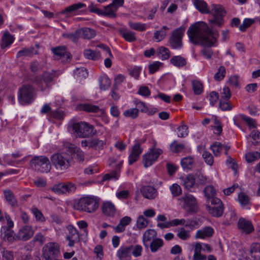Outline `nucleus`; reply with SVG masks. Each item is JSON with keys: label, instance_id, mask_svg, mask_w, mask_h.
<instances>
[{"label": "nucleus", "instance_id": "obj_48", "mask_svg": "<svg viewBox=\"0 0 260 260\" xmlns=\"http://www.w3.org/2000/svg\"><path fill=\"white\" fill-rule=\"evenodd\" d=\"M185 148V145L183 143H178L176 141H174L170 145V149L173 152L178 153Z\"/></svg>", "mask_w": 260, "mask_h": 260}, {"label": "nucleus", "instance_id": "obj_22", "mask_svg": "<svg viewBox=\"0 0 260 260\" xmlns=\"http://www.w3.org/2000/svg\"><path fill=\"white\" fill-rule=\"evenodd\" d=\"M142 152V149L141 148L139 143H136L133 147L132 150L129 155L128 164L131 165L137 161Z\"/></svg>", "mask_w": 260, "mask_h": 260}, {"label": "nucleus", "instance_id": "obj_49", "mask_svg": "<svg viewBox=\"0 0 260 260\" xmlns=\"http://www.w3.org/2000/svg\"><path fill=\"white\" fill-rule=\"evenodd\" d=\"M229 100H220L219 107L222 111H230L233 108L232 105L229 102Z\"/></svg>", "mask_w": 260, "mask_h": 260}, {"label": "nucleus", "instance_id": "obj_26", "mask_svg": "<svg viewBox=\"0 0 260 260\" xmlns=\"http://www.w3.org/2000/svg\"><path fill=\"white\" fill-rule=\"evenodd\" d=\"M52 51L57 59L63 58L67 60L70 58V54L66 51L64 47L53 48Z\"/></svg>", "mask_w": 260, "mask_h": 260}, {"label": "nucleus", "instance_id": "obj_28", "mask_svg": "<svg viewBox=\"0 0 260 260\" xmlns=\"http://www.w3.org/2000/svg\"><path fill=\"white\" fill-rule=\"evenodd\" d=\"M193 5L201 13L208 14L209 13L210 7L203 0H192Z\"/></svg>", "mask_w": 260, "mask_h": 260}, {"label": "nucleus", "instance_id": "obj_50", "mask_svg": "<svg viewBox=\"0 0 260 260\" xmlns=\"http://www.w3.org/2000/svg\"><path fill=\"white\" fill-rule=\"evenodd\" d=\"M226 73L225 68L223 66H220L218 71L216 73L214 76L215 80L220 81L223 80L225 77Z\"/></svg>", "mask_w": 260, "mask_h": 260}, {"label": "nucleus", "instance_id": "obj_20", "mask_svg": "<svg viewBox=\"0 0 260 260\" xmlns=\"http://www.w3.org/2000/svg\"><path fill=\"white\" fill-rule=\"evenodd\" d=\"M67 151L72 156V160L73 158H76L78 161L84 160V152L80 148L75 147L74 145L70 144L67 148Z\"/></svg>", "mask_w": 260, "mask_h": 260}, {"label": "nucleus", "instance_id": "obj_24", "mask_svg": "<svg viewBox=\"0 0 260 260\" xmlns=\"http://www.w3.org/2000/svg\"><path fill=\"white\" fill-rule=\"evenodd\" d=\"M214 233V230L210 226H206L204 228L197 231L194 236L195 239H204L206 238L211 237Z\"/></svg>", "mask_w": 260, "mask_h": 260}, {"label": "nucleus", "instance_id": "obj_53", "mask_svg": "<svg viewBox=\"0 0 260 260\" xmlns=\"http://www.w3.org/2000/svg\"><path fill=\"white\" fill-rule=\"evenodd\" d=\"M170 190L174 197H178L182 193V189L178 184L174 183L170 186Z\"/></svg>", "mask_w": 260, "mask_h": 260}, {"label": "nucleus", "instance_id": "obj_42", "mask_svg": "<svg viewBox=\"0 0 260 260\" xmlns=\"http://www.w3.org/2000/svg\"><path fill=\"white\" fill-rule=\"evenodd\" d=\"M195 183V178L193 175H188L183 180V185L187 189L192 188Z\"/></svg>", "mask_w": 260, "mask_h": 260}, {"label": "nucleus", "instance_id": "obj_41", "mask_svg": "<svg viewBox=\"0 0 260 260\" xmlns=\"http://www.w3.org/2000/svg\"><path fill=\"white\" fill-rule=\"evenodd\" d=\"M100 89L105 90L109 88L111 85V81L106 76H103L100 77L99 79Z\"/></svg>", "mask_w": 260, "mask_h": 260}, {"label": "nucleus", "instance_id": "obj_18", "mask_svg": "<svg viewBox=\"0 0 260 260\" xmlns=\"http://www.w3.org/2000/svg\"><path fill=\"white\" fill-rule=\"evenodd\" d=\"M157 234L155 230L153 229L147 230L143 234L142 242L146 249H148V245L153 240L157 238Z\"/></svg>", "mask_w": 260, "mask_h": 260}, {"label": "nucleus", "instance_id": "obj_21", "mask_svg": "<svg viewBox=\"0 0 260 260\" xmlns=\"http://www.w3.org/2000/svg\"><path fill=\"white\" fill-rule=\"evenodd\" d=\"M140 192L145 198L149 200H152L157 196L156 189L150 185L143 186L140 188Z\"/></svg>", "mask_w": 260, "mask_h": 260}, {"label": "nucleus", "instance_id": "obj_3", "mask_svg": "<svg viewBox=\"0 0 260 260\" xmlns=\"http://www.w3.org/2000/svg\"><path fill=\"white\" fill-rule=\"evenodd\" d=\"M209 13L213 18L209 20V23L212 27H221L224 23V17L226 12L224 8L221 5L212 4L210 6Z\"/></svg>", "mask_w": 260, "mask_h": 260}, {"label": "nucleus", "instance_id": "obj_59", "mask_svg": "<svg viewBox=\"0 0 260 260\" xmlns=\"http://www.w3.org/2000/svg\"><path fill=\"white\" fill-rule=\"evenodd\" d=\"M177 236L179 239L182 240H186L190 237L189 232L185 230L184 228H182L180 229Z\"/></svg>", "mask_w": 260, "mask_h": 260}, {"label": "nucleus", "instance_id": "obj_43", "mask_svg": "<svg viewBox=\"0 0 260 260\" xmlns=\"http://www.w3.org/2000/svg\"><path fill=\"white\" fill-rule=\"evenodd\" d=\"M121 34L124 40L129 42H133L136 40L135 33L129 30H123L121 31Z\"/></svg>", "mask_w": 260, "mask_h": 260}, {"label": "nucleus", "instance_id": "obj_46", "mask_svg": "<svg viewBox=\"0 0 260 260\" xmlns=\"http://www.w3.org/2000/svg\"><path fill=\"white\" fill-rule=\"evenodd\" d=\"M223 148L222 144L218 142H215L210 146V148L215 156H218L220 155Z\"/></svg>", "mask_w": 260, "mask_h": 260}, {"label": "nucleus", "instance_id": "obj_15", "mask_svg": "<svg viewBox=\"0 0 260 260\" xmlns=\"http://www.w3.org/2000/svg\"><path fill=\"white\" fill-rule=\"evenodd\" d=\"M237 227L240 232L244 234L248 235L254 230L251 221L246 218L240 217L237 223Z\"/></svg>", "mask_w": 260, "mask_h": 260}, {"label": "nucleus", "instance_id": "obj_13", "mask_svg": "<svg viewBox=\"0 0 260 260\" xmlns=\"http://www.w3.org/2000/svg\"><path fill=\"white\" fill-rule=\"evenodd\" d=\"M155 146L154 145V147ZM162 151L160 149H155L154 147L150 149L149 152L143 155V163L145 168H147L152 165L158 158Z\"/></svg>", "mask_w": 260, "mask_h": 260}, {"label": "nucleus", "instance_id": "obj_61", "mask_svg": "<svg viewBox=\"0 0 260 260\" xmlns=\"http://www.w3.org/2000/svg\"><path fill=\"white\" fill-rule=\"evenodd\" d=\"M203 158H204L205 162L211 166L214 162V158L212 155L208 151H205L202 154Z\"/></svg>", "mask_w": 260, "mask_h": 260}, {"label": "nucleus", "instance_id": "obj_58", "mask_svg": "<svg viewBox=\"0 0 260 260\" xmlns=\"http://www.w3.org/2000/svg\"><path fill=\"white\" fill-rule=\"evenodd\" d=\"M260 158V153L257 152H249L245 155V158L248 162H251Z\"/></svg>", "mask_w": 260, "mask_h": 260}, {"label": "nucleus", "instance_id": "obj_40", "mask_svg": "<svg viewBox=\"0 0 260 260\" xmlns=\"http://www.w3.org/2000/svg\"><path fill=\"white\" fill-rule=\"evenodd\" d=\"M13 42L12 36L8 32H6L2 38L1 44V48L4 49L10 45Z\"/></svg>", "mask_w": 260, "mask_h": 260}, {"label": "nucleus", "instance_id": "obj_51", "mask_svg": "<svg viewBox=\"0 0 260 260\" xmlns=\"http://www.w3.org/2000/svg\"><path fill=\"white\" fill-rule=\"evenodd\" d=\"M195 180L199 184L205 185L208 182V178L204 175L201 172H197L194 175Z\"/></svg>", "mask_w": 260, "mask_h": 260}, {"label": "nucleus", "instance_id": "obj_11", "mask_svg": "<svg viewBox=\"0 0 260 260\" xmlns=\"http://www.w3.org/2000/svg\"><path fill=\"white\" fill-rule=\"evenodd\" d=\"M211 206H206L210 214L214 217H221L224 211L223 205L221 201L219 199H213L211 201Z\"/></svg>", "mask_w": 260, "mask_h": 260}, {"label": "nucleus", "instance_id": "obj_37", "mask_svg": "<svg viewBox=\"0 0 260 260\" xmlns=\"http://www.w3.org/2000/svg\"><path fill=\"white\" fill-rule=\"evenodd\" d=\"M170 62L174 66L182 67L186 64V59L181 56H174L170 60Z\"/></svg>", "mask_w": 260, "mask_h": 260}, {"label": "nucleus", "instance_id": "obj_23", "mask_svg": "<svg viewBox=\"0 0 260 260\" xmlns=\"http://www.w3.org/2000/svg\"><path fill=\"white\" fill-rule=\"evenodd\" d=\"M33 234L34 232L31 227L29 225H26L20 230L17 237L18 239L26 241L30 239Z\"/></svg>", "mask_w": 260, "mask_h": 260}, {"label": "nucleus", "instance_id": "obj_12", "mask_svg": "<svg viewBox=\"0 0 260 260\" xmlns=\"http://www.w3.org/2000/svg\"><path fill=\"white\" fill-rule=\"evenodd\" d=\"M58 76L56 72L54 70L51 71L50 72H46L42 75V78L36 77L34 80L33 82H35L39 87H40L42 90L44 89L42 86V82H44L46 84V86L48 87L49 84L51 83L53 79Z\"/></svg>", "mask_w": 260, "mask_h": 260}, {"label": "nucleus", "instance_id": "obj_10", "mask_svg": "<svg viewBox=\"0 0 260 260\" xmlns=\"http://www.w3.org/2000/svg\"><path fill=\"white\" fill-rule=\"evenodd\" d=\"M18 100L21 104H29L33 101L34 90L31 86L24 85L19 88Z\"/></svg>", "mask_w": 260, "mask_h": 260}, {"label": "nucleus", "instance_id": "obj_55", "mask_svg": "<svg viewBox=\"0 0 260 260\" xmlns=\"http://www.w3.org/2000/svg\"><path fill=\"white\" fill-rule=\"evenodd\" d=\"M63 36L68 38L70 40L72 41L74 43H77L78 41L79 38H80V35L79 29H77L74 32L63 34Z\"/></svg>", "mask_w": 260, "mask_h": 260}, {"label": "nucleus", "instance_id": "obj_62", "mask_svg": "<svg viewBox=\"0 0 260 260\" xmlns=\"http://www.w3.org/2000/svg\"><path fill=\"white\" fill-rule=\"evenodd\" d=\"M226 220L229 223H232L237 219V214L234 210H231L227 212L225 215Z\"/></svg>", "mask_w": 260, "mask_h": 260}, {"label": "nucleus", "instance_id": "obj_14", "mask_svg": "<svg viewBox=\"0 0 260 260\" xmlns=\"http://www.w3.org/2000/svg\"><path fill=\"white\" fill-rule=\"evenodd\" d=\"M76 189V186L75 184L71 183H59L56 184H54L51 190L57 194H63L70 193L74 191Z\"/></svg>", "mask_w": 260, "mask_h": 260}, {"label": "nucleus", "instance_id": "obj_34", "mask_svg": "<svg viewBox=\"0 0 260 260\" xmlns=\"http://www.w3.org/2000/svg\"><path fill=\"white\" fill-rule=\"evenodd\" d=\"M86 7V5L84 3H78L76 4H74L64 9V10L60 12L61 14H65L67 13H71L76 11L85 8Z\"/></svg>", "mask_w": 260, "mask_h": 260}, {"label": "nucleus", "instance_id": "obj_2", "mask_svg": "<svg viewBox=\"0 0 260 260\" xmlns=\"http://www.w3.org/2000/svg\"><path fill=\"white\" fill-rule=\"evenodd\" d=\"M70 127L76 137H90L96 133L93 125L85 122H71L70 123Z\"/></svg>", "mask_w": 260, "mask_h": 260}, {"label": "nucleus", "instance_id": "obj_7", "mask_svg": "<svg viewBox=\"0 0 260 260\" xmlns=\"http://www.w3.org/2000/svg\"><path fill=\"white\" fill-rule=\"evenodd\" d=\"M179 204L182 208L189 213H194L198 210V205L196 199L190 194H185L178 199Z\"/></svg>", "mask_w": 260, "mask_h": 260}, {"label": "nucleus", "instance_id": "obj_36", "mask_svg": "<svg viewBox=\"0 0 260 260\" xmlns=\"http://www.w3.org/2000/svg\"><path fill=\"white\" fill-rule=\"evenodd\" d=\"M84 57L88 59L95 60L100 58V53L98 51H94L91 49H86L84 51Z\"/></svg>", "mask_w": 260, "mask_h": 260}, {"label": "nucleus", "instance_id": "obj_57", "mask_svg": "<svg viewBox=\"0 0 260 260\" xmlns=\"http://www.w3.org/2000/svg\"><path fill=\"white\" fill-rule=\"evenodd\" d=\"M188 127L186 125L182 124L177 128V135L178 137L184 138L188 135Z\"/></svg>", "mask_w": 260, "mask_h": 260}, {"label": "nucleus", "instance_id": "obj_54", "mask_svg": "<svg viewBox=\"0 0 260 260\" xmlns=\"http://www.w3.org/2000/svg\"><path fill=\"white\" fill-rule=\"evenodd\" d=\"M139 110L136 108H131L125 111L123 115L125 117H130L132 119L136 118L138 116Z\"/></svg>", "mask_w": 260, "mask_h": 260}, {"label": "nucleus", "instance_id": "obj_63", "mask_svg": "<svg viewBox=\"0 0 260 260\" xmlns=\"http://www.w3.org/2000/svg\"><path fill=\"white\" fill-rule=\"evenodd\" d=\"M238 201L241 205L246 206L249 203V198L244 192H241L238 195Z\"/></svg>", "mask_w": 260, "mask_h": 260}, {"label": "nucleus", "instance_id": "obj_25", "mask_svg": "<svg viewBox=\"0 0 260 260\" xmlns=\"http://www.w3.org/2000/svg\"><path fill=\"white\" fill-rule=\"evenodd\" d=\"M79 109L87 112L98 113L101 115L104 114V111L101 109L99 106L92 105L90 103L81 104L79 105Z\"/></svg>", "mask_w": 260, "mask_h": 260}, {"label": "nucleus", "instance_id": "obj_29", "mask_svg": "<svg viewBox=\"0 0 260 260\" xmlns=\"http://www.w3.org/2000/svg\"><path fill=\"white\" fill-rule=\"evenodd\" d=\"M164 244L163 240L160 238H157L148 245V248H150L151 252L155 253L162 247Z\"/></svg>", "mask_w": 260, "mask_h": 260}, {"label": "nucleus", "instance_id": "obj_60", "mask_svg": "<svg viewBox=\"0 0 260 260\" xmlns=\"http://www.w3.org/2000/svg\"><path fill=\"white\" fill-rule=\"evenodd\" d=\"M104 141L98 139H93L89 141V148L97 149L100 148L104 145Z\"/></svg>", "mask_w": 260, "mask_h": 260}, {"label": "nucleus", "instance_id": "obj_56", "mask_svg": "<svg viewBox=\"0 0 260 260\" xmlns=\"http://www.w3.org/2000/svg\"><path fill=\"white\" fill-rule=\"evenodd\" d=\"M129 27L134 30L142 31L146 29V24L139 22H129Z\"/></svg>", "mask_w": 260, "mask_h": 260}, {"label": "nucleus", "instance_id": "obj_6", "mask_svg": "<svg viewBox=\"0 0 260 260\" xmlns=\"http://www.w3.org/2000/svg\"><path fill=\"white\" fill-rule=\"evenodd\" d=\"M29 165L32 169L41 173H48L51 169L49 158L44 155L34 156L30 160Z\"/></svg>", "mask_w": 260, "mask_h": 260}, {"label": "nucleus", "instance_id": "obj_52", "mask_svg": "<svg viewBox=\"0 0 260 260\" xmlns=\"http://www.w3.org/2000/svg\"><path fill=\"white\" fill-rule=\"evenodd\" d=\"M148 224V221L143 215H140L137 220V226L139 229L145 228Z\"/></svg>", "mask_w": 260, "mask_h": 260}, {"label": "nucleus", "instance_id": "obj_39", "mask_svg": "<svg viewBox=\"0 0 260 260\" xmlns=\"http://www.w3.org/2000/svg\"><path fill=\"white\" fill-rule=\"evenodd\" d=\"M5 197L9 204L13 207L16 206L17 202L15 199L14 194L10 190H6L4 191Z\"/></svg>", "mask_w": 260, "mask_h": 260}, {"label": "nucleus", "instance_id": "obj_38", "mask_svg": "<svg viewBox=\"0 0 260 260\" xmlns=\"http://www.w3.org/2000/svg\"><path fill=\"white\" fill-rule=\"evenodd\" d=\"M157 55L159 56L161 60H166L170 57V51L168 48L161 46L157 49Z\"/></svg>", "mask_w": 260, "mask_h": 260}, {"label": "nucleus", "instance_id": "obj_8", "mask_svg": "<svg viewBox=\"0 0 260 260\" xmlns=\"http://www.w3.org/2000/svg\"><path fill=\"white\" fill-rule=\"evenodd\" d=\"M185 28L184 27H180L174 30L172 32L169 39L170 46L174 49H180L183 46L182 38Z\"/></svg>", "mask_w": 260, "mask_h": 260}, {"label": "nucleus", "instance_id": "obj_45", "mask_svg": "<svg viewBox=\"0 0 260 260\" xmlns=\"http://www.w3.org/2000/svg\"><path fill=\"white\" fill-rule=\"evenodd\" d=\"M194 162L193 158L191 156H188L183 158L181 161L182 167L184 169H191Z\"/></svg>", "mask_w": 260, "mask_h": 260}, {"label": "nucleus", "instance_id": "obj_31", "mask_svg": "<svg viewBox=\"0 0 260 260\" xmlns=\"http://www.w3.org/2000/svg\"><path fill=\"white\" fill-rule=\"evenodd\" d=\"M250 253L252 258L242 255V260H254V256H257V253L260 254V243H252L250 247Z\"/></svg>", "mask_w": 260, "mask_h": 260}, {"label": "nucleus", "instance_id": "obj_32", "mask_svg": "<svg viewBox=\"0 0 260 260\" xmlns=\"http://www.w3.org/2000/svg\"><path fill=\"white\" fill-rule=\"evenodd\" d=\"M204 192L209 202H211L213 199H218L215 197L216 194V190L212 185L206 186L204 189Z\"/></svg>", "mask_w": 260, "mask_h": 260}, {"label": "nucleus", "instance_id": "obj_4", "mask_svg": "<svg viewBox=\"0 0 260 260\" xmlns=\"http://www.w3.org/2000/svg\"><path fill=\"white\" fill-rule=\"evenodd\" d=\"M50 159L52 165L56 169L58 170H67L71 165L72 156L67 151V149L66 151L53 154L51 156Z\"/></svg>", "mask_w": 260, "mask_h": 260}, {"label": "nucleus", "instance_id": "obj_35", "mask_svg": "<svg viewBox=\"0 0 260 260\" xmlns=\"http://www.w3.org/2000/svg\"><path fill=\"white\" fill-rule=\"evenodd\" d=\"M116 8H114L113 6H111V4H110L105 7L104 11L102 10L101 15L114 18L116 17Z\"/></svg>", "mask_w": 260, "mask_h": 260}, {"label": "nucleus", "instance_id": "obj_9", "mask_svg": "<svg viewBox=\"0 0 260 260\" xmlns=\"http://www.w3.org/2000/svg\"><path fill=\"white\" fill-rule=\"evenodd\" d=\"M59 254V246L56 243H48L43 248V255L46 260L57 259Z\"/></svg>", "mask_w": 260, "mask_h": 260}, {"label": "nucleus", "instance_id": "obj_16", "mask_svg": "<svg viewBox=\"0 0 260 260\" xmlns=\"http://www.w3.org/2000/svg\"><path fill=\"white\" fill-rule=\"evenodd\" d=\"M1 238L4 241L11 243L17 239L14 231L7 226H3L1 230Z\"/></svg>", "mask_w": 260, "mask_h": 260}, {"label": "nucleus", "instance_id": "obj_64", "mask_svg": "<svg viewBox=\"0 0 260 260\" xmlns=\"http://www.w3.org/2000/svg\"><path fill=\"white\" fill-rule=\"evenodd\" d=\"M249 137L252 138L253 139L252 143L254 145H256L260 143V132L257 130H253Z\"/></svg>", "mask_w": 260, "mask_h": 260}, {"label": "nucleus", "instance_id": "obj_1", "mask_svg": "<svg viewBox=\"0 0 260 260\" xmlns=\"http://www.w3.org/2000/svg\"><path fill=\"white\" fill-rule=\"evenodd\" d=\"M187 34L189 41L193 44L207 47L202 49L201 52L206 59H211L213 51L210 47L217 41L219 37L218 31L210 28L206 23L200 21L190 26Z\"/></svg>", "mask_w": 260, "mask_h": 260}, {"label": "nucleus", "instance_id": "obj_27", "mask_svg": "<svg viewBox=\"0 0 260 260\" xmlns=\"http://www.w3.org/2000/svg\"><path fill=\"white\" fill-rule=\"evenodd\" d=\"M79 32L80 35V38L84 39L89 40L93 38L95 35V31L92 28L88 27H83L79 28Z\"/></svg>", "mask_w": 260, "mask_h": 260}, {"label": "nucleus", "instance_id": "obj_47", "mask_svg": "<svg viewBox=\"0 0 260 260\" xmlns=\"http://www.w3.org/2000/svg\"><path fill=\"white\" fill-rule=\"evenodd\" d=\"M192 88L194 93L197 95L200 94L203 90V85L201 82L198 80H193L192 81Z\"/></svg>", "mask_w": 260, "mask_h": 260}, {"label": "nucleus", "instance_id": "obj_33", "mask_svg": "<svg viewBox=\"0 0 260 260\" xmlns=\"http://www.w3.org/2000/svg\"><path fill=\"white\" fill-rule=\"evenodd\" d=\"M37 50L34 47L25 48L18 52L16 57L17 58L22 56L31 57L34 54H37Z\"/></svg>", "mask_w": 260, "mask_h": 260}, {"label": "nucleus", "instance_id": "obj_5", "mask_svg": "<svg viewBox=\"0 0 260 260\" xmlns=\"http://www.w3.org/2000/svg\"><path fill=\"white\" fill-rule=\"evenodd\" d=\"M99 206V201L96 198L85 197L81 198L78 200L76 208L82 211L93 213L97 210Z\"/></svg>", "mask_w": 260, "mask_h": 260}, {"label": "nucleus", "instance_id": "obj_19", "mask_svg": "<svg viewBox=\"0 0 260 260\" xmlns=\"http://www.w3.org/2000/svg\"><path fill=\"white\" fill-rule=\"evenodd\" d=\"M68 229L69 234L67 235L66 238L69 241L68 245L70 247H73L75 243H77L79 241V235L76 228L72 226H69Z\"/></svg>", "mask_w": 260, "mask_h": 260}, {"label": "nucleus", "instance_id": "obj_44", "mask_svg": "<svg viewBox=\"0 0 260 260\" xmlns=\"http://www.w3.org/2000/svg\"><path fill=\"white\" fill-rule=\"evenodd\" d=\"M74 74L76 78L79 79H85L88 76V72L84 68H77L74 71Z\"/></svg>", "mask_w": 260, "mask_h": 260}, {"label": "nucleus", "instance_id": "obj_17", "mask_svg": "<svg viewBox=\"0 0 260 260\" xmlns=\"http://www.w3.org/2000/svg\"><path fill=\"white\" fill-rule=\"evenodd\" d=\"M132 245H122L117 251L116 256L119 260H129L132 252Z\"/></svg>", "mask_w": 260, "mask_h": 260}, {"label": "nucleus", "instance_id": "obj_30", "mask_svg": "<svg viewBox=\"0 0 260 260\" xmlns=\"http://www.w3.org/2000/svg\"><path fill=\"white\" fill-rule=\"evenodd\" d=\"M103 213L106 216H113L115 214V206L110 202L104 203L102 206Z\"/></svg>", "mask_w": 260, "mask_h": 260}]
</instances>
